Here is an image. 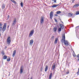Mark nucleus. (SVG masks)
I'll return each mask as SVG.
<instances>
[{
    "label": "nucleus",
    "instance_id": "26",
    "mask_svg": "<svg viewBox=\"0 0 79 79\" xmlns=\"http://www.w3.org/2000/svg\"><path fill=\"white\" fill-rule=\"evenodd\" d=\"M10 60H11V59H10V58H8L7 59V61H10Z\"/></svg>",
    "mask_w": 79,
    "mask_h": 79
},
{
    "label": "nucleus",
    "instance_id": "13",
    "mask_svg": "<svg viewBox=\"0 0 79 79\" xmlns=\"http://www.w3.org/2000/svg\"><path fill=\"white\" fill-rule=\"evenodd\" d=\"M73 15L71 13H69L68 14V16H69V17H72V16H73Z\"/></svg>",
    "mask_w": 79,
    "mask_h": 79
},
{
    "label": "nucleus",
    "instance_id": "35",
    "mask_svg": "<svg viewBox=\"0 0 79 79\" xmlns=\"http://www.w3.org/2000/svg\"><path fill=\"white\" fill-rule=\"evenodd\" d=\"M69 72H67L66 73L67 74H69Z\"/></svg>",
    "mask_w": 79,
    "mask_h": 79
},
{
    "label": "nucleus",
    "instance_id": "1",
    "mask_svg": "<svg viewBox=\"0 0 79 79\" xmlns=\"http://www.w3.org/2000/svg\"><path fill=\"white\" fill-rule=\"evenodd\" d=\"M62 39L61 40V41L62 43H63L64 42V44L65 45L68 46L69 44H68V42L67 40H65V34H63L62 35Z\"/></svg>",
    "mask_w": 79,
    "mask_h": 79
},
{
    "label": "nucleus",
    "instance_id": "12",
    "mask_svg": "<svg viewBox=\"0 0 79 79\" xmlns=\"http://www.w3.org/2000/svg\"><path fill=\"white\" fill-rule=\"evenodd\" d=\"M59 5V4H58V5L56 4H54L52 6V8H55V7H56V6H58Z\"/></svg>",
    "mask_w": 79,
    "mask_h": 79
},
{
    "label": "nucleus",
    "instance_id": "44",
    "mask_svg": "<svg viewBox=\"0 0 79 79\" xmlns=\"http://www.w3.org/2000/svg\"><path fill=\"white\" fill-rule=\"evenodd\" d=\"M9 74H10V72H9Z\"/></svg>",
    "mask_w": 79,
    "mask_h": 79
},
{
    "label": "nucleus",
    "instance_id": "29",
    "mask_svg": "<svg viewBox=\"0 0 79 79\" xmlns=\"http://www.w3.org/2000/svg\"><path fill=\"white\" fill-rule=\"evenodd\" d=\"M2 30V27H0V32Z\"/></svg>",
    "mask_w": 79,
    "mask_h": 79
},
{
    "label": "nucleus",
    "instance_id": "43",
    "mask_svg": "<svg viewBox=\"0 0 79 79\" xmlns=\"http://www.w3.org/2000/svg\"><path fill=\"white\" fill-rule=\"evenodd\" d=\"M8 18H9V17H10V16L8 15Z\"/></svg>",
    "mask_w": 79,
    "mask_h": 79
},
{
    "label": "nucleus",
    "instance_id": "34",
    "mask_svg": "<svg viewBox=\"0 0 79 79\" xmlns=\"http://www.w3.org/2000/svg\"><path fill=\"white\" fill-rule=\"evenodd\" d=\"M54 2L56 3V0H54Z\"/></svg>",
    "mask_w": 79,
    "mask_h": 79
},
{
    "label": "nucleus",
    "instance_id": "36",
    "mask_svg": "<svg viewBox=\"0 0 79 79\" xmlns=\"http://www.w3.org/2000/svg\"><path fill=\"white\" fill-rule=\"evenodd\" d=\"M77 58H79V54L77 55Z\"/></svg>",
    "mask_w": 79,
    "mask_h": 79
},
{
    "label": "nucleus",
    "instance_id": "27",
    "mask_svg": "<svg viewBox=\"0 0 79 79\" xmlns=\"http://www.w3.org/2000/svg\"><path fill=\"white\" fill-rule=\"evenodd\" d=\"M10 0V1H11V2H13V3H16V2H15L14 0Z\"/></svg>",
    "mask_w": 79,
    "mask_h": 79
},
{
    "label": "nucleus",
    "instance_id": "4",
    "mask_svg": "<svg viewBox=\"0 0 79 79\" xmlns=\"http://www.w3.org/2000/svg\"><path fill=\"white\" fill-rule=\"evenodd\" d=\"M6 42L8 45L10 44V42H11V40H10V37H8L6 40Z\"/></svg>",
    "mask_w": 79,
    "mask_h": 79
},
{
    "label": "nucleus",
    "instance_id": "17",
    "mask_svg": "<svg viewBox=\"0 0 79 79\" xmlns=\"http://www.w3.org/2000/svg\"><path fill=\"white\" fill-rule=\"evenodd\" d=\"M52 73H51L49 75V79H52Z\"/></svg>",
    "mask_w": 79,
    "mask_h": 79
},
{
    "label": "nucleus",
    "instance_id": "42",
    "mask_svg": "<svg viewBox=\"0 0 79 79\" xmlns=\"http://www.w3.org/2000/svg\"><path fill=\"white\" fill-rule=\"evenodd\" d=\"M30 79H32V77H31L30 78Z\"/></svg>",
    "mask_w": 79,
    "mask_h": 79
},
{
    "label": "nucleus",
    "instance_id": "40",
    "mask_svg": "<svg viewBox=\"0 0 79 79\" xmlns=\"http://www.w3.org/2000/svg\"><path fill=\"white\" fill-rule=\"evenodd\" d=\"M10 73H9V74L8 75L9 76H10Z\"/></svg>",
    "mask_w": 79,
    "mask_h": 79
},
{
    "label": "nucleus",
    "instance_id": "21",
    "mask_svg": "<svg viewBox=\"0 0 79 79\" xmlns=\"http://www.w3.org/2000/svg\"><path fill=\"white\" fill-rule=\"evenodd\" d=\"M2 9H4L5 8V5L4 4H3L2 5Z\"/></svg>",
    "mask_w": 79,
    "mask_h": 79
},
{
    "label": "nucleus",
    "instance_id": "8",
    "mask_svg": "<svg viewBox=\"0 0 79 79\" xmlns=\"http://www.w3.org/2000/svg\"><path fill=\"white\" fill-rule=\"evenodd\" d=\"M53 16V12L51 11L50 13V18L51 19H52V18Z\"/></svg>",
    "mask_w": 79,
    "mask_h": 79
},
{
    "label": "nucleus",
    "instance_id": "2",
    "mask_svg": "<svg viewBox=\"0 0 79 79\" xmlns=\"http://www.w3.org/2000/svg\"><path fill=\"white\" fill-rule=\"evenodd\" d=\"M34 30H32L29 34V37H31L32 35H33V34H34Z\"/></svg>",
    "mask_w": 79,
    "mask_h": 79
},
{
    "label": "nucleus",
    "instance_id": "19",
    "mask_svg": "<svg viewBox=\"0 0 79 79\" xmlns=\"http://www.w3.org/2000/svg\"><path fill=\"white\" fill-rule=\"evenodd\" d=\"M48 69V66L46 65V68L45 69V72H46V71H47Z\"/></svg>",
    "mask_w": 79,
    "mask_h": 79
},
{
    "label": "nucleus",
    "instance_id": "37",
    "mask_svg": "<svg viewBox=\"0 0 79 79\" xmlns=\"http://www.w3.org/2000/svg\"><path fill=\"white\" fill-rule=\"evenodd\" d=\"M56 16H58V15L57 14H55L54 15Z\"/></svg>",
    "mask_w": 79,
    "mask_h": 79
},
{
    "label": "nucleus",
    "instance_id": "33",
    "mask_svg": "<svg viewBox=\"0 0 79 79\" xmlns=\"http://www.w3.org/2000/svg\"><path fill=\"white\" fill-rule=\"evenodd\" d=\"M73 56L74 57H76V54H73Z\"/></svg>",
    "mask_w": 79,
    "mask_h": 79
},
{
    "label": "nucleus",
    "instance_id": "11",
    "mask_svg": "<svg viewBox=\"0 0 79 79\" xmlns=\"http://www.w3.org/2000/svg\"><path fill=\"white\" fill-rule=\"evenodd\" d=\"M16 50H15L13 53V55H12V56L13 57H14L15 56V55H16Z\"/></svg>",
    "mask_w": 79,
    "mask_h": 79
},
{
    "label": "nucleus",
    "instance_id": "48",
    "mask_svg": "<svg viewBox=\"0 0 79 79\" xmlns=\"http://www.w3.org/2000/svg\"><path fill=\"white\" fill-rule=\"evenodd\" d=\"M62 23H63V22H62Z\"/></svg>",
    "mask_w": 79,
    "mask_h": 79
},
{
    "label": "nucleus",
    "instance_id": "25",
    "mask_svg": "<svg viewBox=\"0 0 79 79\" xmlns=\"http://www.w3.org/2000/svg\"><path fill=\"white\" fill-rule=\"evenodd\" d=\"M61 13V11H57L56 12V14H60Z\"/></svg>",
    "mask_w": 79,
    "mask_h": 79
},
{
    "label": "nucleus",
    "instance_id": "47",
    "mask_svg": "<svg viewBox=\"0 0 79 79\" xmlns=\"http://www.w3.org/2000/svg\"><path fill=\"white\" fill-rule=\"evenodd\" d=\"M8 27H9V26H8Z\"/></svg>",
    "mask_w": 79,
    "mask_h": 79
},
{
    "label": "nucleus",
    "instance_id": "16",
    "mask_svg": "<svg viewBox=\"0 0 79 79\" xmlns=\"http://www.w3.org/2000/svg\"><path fill=\"white\" fill-rule=\"evenodd\" d=\"M60 26L62 29H64V26L61 24H60Z\"/></svg>",
    "mask_w": 79,
    "mask_h": 79
},
{
    "label": "nucleus",
    "instance_id": "20",
    "mask_svg": "<svg viewBox=\"0 0 79 79\" xmlns=\"http://www.w3.org/2000/svg\"><path fill=\"white\" fill-rule=\"evenodd\" d=\"M7 58V56H4L3 57V59L4 60H6V59Z\"/></svg>",
    "mask_w": 79,
    "mask_h": 79
},
{
    "label": "nucleus",
    "instance_id": "15",
    "mask_svg": "<svg viewBox=\"0 0 79 79\" xmlns=\"http://www.w3.org/2000/svg\"><path fill=\"white\" fill-rule=\"evenodd\" d=\"M79 6V4H77L76 5H74L73 6V7L74 8H77L78 6Z\"/></svg>",
    "mask_w": 79,
    "mask_h": 79
},
{
    "label": "nucleus",
    "instance_id": "45",
    "mask_svg": "<svg viewBox=\"0 0 79 79\" xmlns=\"http://www.w3.org/2000/svg\"><path fill=\"white\" fill-rule=\"evenodd\" d=\"M5 48H6V47H5Z\"/></svg>",
    "mask_w": 79,
    "mask_h": 79
},
{
    "label": "nucleus",
    "instance_id": "3",
    "mask_svg": "<svg viewBox=\"0 0 79 79\" xmlns=\"http://www.w3.org/2000/svg\"><path fill=\"white\" fill-rule=\"evenodd\" d=\"M6 23L3 26V28H2V31L3 32H4V31H5L6 30Z\"/></svg>",
    "mask_w": 79,
    "mask_h": 79
},
{
    "label": "nucleus",
    "instance_id": "32",
    "mask_svg": "<svg viewBox=\"0 0 79 79\" xmlns=\"http://www.w3.org/2000/svg\"><path fill=\"white\" fill-rule=\"evenodd\" d=\"M2 55H5V53H4L3 52H2Z\"/></svg>",
    "mask_w": 79,
    "mask_h": 79
},
{
    "label": "nucleus",
    "instance_id": "46",
    "mask_svg": "<svg viewBox=\"0 0 79 79\" xmlns=\"http://www.w3.org/2000/svg\"><path fill=\"white\" fill-rule=\"evenodd\" d=\"M78 60L79 61V58L78 59Z\"/></svg>",
    "mask_w": 79,
    "mask_h": 79
},
{
    "label": "nucleus",
    "instance_id": "6",
    "mask_svg": "<svg viewBox=\"0 0 79 79\" xmlns=\"http://www.w3.org/2000/svg\"><path fill=\"white\" fill-rule=\"evenodd\" d=\"M16 19L15 18L12 22V26H15V25L16 24Z\"/></svg>",
    "mask_w": 79,
    "mask_h": 79
},
{
    "label": "nucleus",
    "instance_id": "41",
    "mask_svg": "<svg viewBox=\"0 0 79 79\" xmlns=\"http://www.w3.org/2000/svg\"><path fill=\"white\" fill-rule=\"evenodd\" d=\"M0 36H1V33L0 32Z\"/></svg>",
    "mask_w": 79,
    "mask_h": 79
},
{
    "label": "nucleus",
    "instance_id": "23",
    "mask_svg": "<svg viewBox=\"0 0 79 79\" xmlns=\"http://www.w3.org/2000/svg\"><path fill=\"white\" fill-rule=\"evenodd\" d=\"M76 15H79V11H77V12L76 13Z\"/></svg>",
    "mask_w": 79,
    "mask_h": 79
},
{
    "label": "nucleus",
    "instance_id": "24",
    "mask_svg": "<svg viewBox=\"0 0 79 79\" xmlns=\"http://www.w3.org/2000/svg\"><path fill=\"white\" fill-rule=\"evenodd\" d=\"M20 5L22 7H23V2H21L20 3Z\"/></svg>",
    "mask_w": 79,
    "mask_h": 79
},
{
    "label": "nucleus",
    "instance_id": "7",
    "mask_svg": "<svg viewBox=\"0 0 79 79\" xmlns=\"http://www.w3.org/2000/svg\"><path fill=\"white\" fill-rule=\"evenodd\" d=\"M56 68V67L55 66V63H54L52 65L51 69H52V70H55Z\"/></svg>",
    "mask_w": 79,
    "mask_h": 79
},
{
    "label": "nucleus",
    "instance_id": "31",
    "mask_svg": "<svg viewBox=\"0 0 79 79\" xmlns=\"http://www.w3.org/2000/svg\"><path fill=\"white\" fill-rule=\"evenodd\" d=\"M2 25H3V24L2 23H0V27H1V26H2Z\"/></svg>",
    "mask_w": 79,
    "mask_h": 79
},
{
    "label": "nucleus",
    "instance_id": "28",
    "mask_svg": "<svg viewBox=\"0 0 79 79\" xmlns=\"http://www.w3.org/2000/svg\"><path fill=\"white\" fill-rule=\"evenodd\" d=\"M42 70H43V68H42V67H41L40 70V71L41 72H42Z\"/></svg>",
    "mask_w": 79,
    "mask_h": 79
},
{
    "label": "nucleus",
    "instance_id": "10",
    "mask_svg": "<svg viewBox=\"0 0 79 79\" xmlns=\"http://www.w3.org/2000/svg\"><path fill=\"white\" fill-rule=\"evenodd\" d=\"M23 66H21L20 68V73L21 74L23 73Z\"/></svg>",
    "mask_w": 79,
    "mask_h": 79
},
{
    "label": "nucleus",
    "instance_id": "14",
    "mask_svg": "<svg viewBox=\"0 0 79 79\" xmlns=\"http://www.w3.org/2000/svg\"><path fill=\"white\" fill-rule=\"evenodd\" d=\"M56 30H57V27H54L53 28L54 31V32H56Z\"/></svg>",
    "mask_w": 79,
    "mask_h": 79
},
{
    "label": "nucleus",
    "instance_id": "9",
    "mask_svg": "<svg viewBox=\"0 0 79 79\" xmlns=\"http://www.w3.org/2000/svg\"><path fill=\"white\" fill-rule=\"evenodd\" d=\"M33 42L34 40H30V45H32V44H33Z\"/></svg>",
    "mask_w": 79,
    "mask_h": 79
},
{
    "label": "nucleus",
    "instance_id": "5",
    "mask_svg": "<svg viewBox=\"0 0 79 79\" xmlns=\"http://www.w3.org/2000/svg\"><path fill=\"white\" fill-rule=\"evenodd\" d=\"M44 18L43 17H41L40 19V23L41 24L44 23Z\"/></svg>",
    "mask_w": 79,
    "mask_h": 79
},
{
    "label": "nucleus",
    "instance_id": "39",
    "mask_svg": "<svg viewBox=\"0 0 79 79\" xmlns=\"http://www.w3.org/2000/svg\"><path fill=\"white\" fill-rule=\"evenodd\" d=\"M54 38V36H53L52 37V38Z\"/></svg>",
    "mask_w": 79,
    "mask_h": 79
},
{
    "label": "nucleus",
    "instance_id": "22",
    "mask_svg": "<svg viewBox=\"0 0 79 79\" xmlns=\"http://www.w3.org/2000/svg\"><path fill=\"white\" fill-rule=\"evenodd\" d=\"M58 32H61V28H59L58 29Z\"/></svg>",
    "mask_w": 79,
    "mask_h": 79
},
{
    "label": "nucleus",
    "instance_id": "18",
    "mask_svg": "<svg viewBox=\"0 0 79 79\" xmlns=\"http://www.w3.org/2000/svg\"><path fill=\"white\" fill-rule=\"evenodd\" d=\"M57 42H58V38H56L55 39V44H56Z\"/></svg>",
    "mask_w": 79,
    "mask_h": 79
},
{
    "label": "nucleus",
    "instance_id": "38",
    "mask_svg": "<svg viewBox=\"0 0 79 79\" xmlns=\"http://www.w3.org/2000/svg\"><path fill=\"white\" fill-rule=\"evenodd\" d=\"M74 1H75V0H73V3L74 2Z\"/></svg>",
    "mask_w": 79,
    "mask_h": 79
},
{
    "label": "nucleus",
    "instance_id": "30",
    "mask_svg": "<svg viewBox=\"0 0 79 79\" xmlns=\"http://www.w3.org/2000/svg\"><path fill=\"white\" fill-rule=\"evenodd\" d=\"M54 20H55V22H56V23H57V20L55 18Z\"/></svg>",
    "mask_w": 79,
    "mask_h": 79
}]
</instances>
